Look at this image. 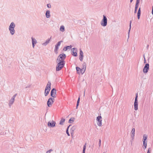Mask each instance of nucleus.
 <instances>
[{"label": "nucleus", "mask_w": 153, "mask_h": 153, "mask_svg": "<svg viewBox=\"0 0 153 153\" xmlns=\"http://www.w3.org/2000/svg\"><path fill=\"white\" fill-rule=\"evenodd\" d=\"M66 57V55L64 53L61 54L58 56L56 59L57 64L56 67V71L61 70L64 67L65 63L64 60Z\"/></svg>", "instance_id": "1"}, {"label": "nucleus", "mask_w": 153, "mask_h": 153, "mask_svg": "<svg viewBox=\"0 0 153 153\" xmlns=\"http://www.w3.org/2000/svg\"><path fill=\"white\" fill-rule=\"evenodd\" d=\"M15 26V24L13 22H11L9 26V29L10 32V34L12 35H14L15 33L14 28Z\"/></svg>", "instance_id": "2"}, {"label": "nucleus", "mask_w": 153, "mask_h": 153, "mask_svg": "<svg viewBox=\"0 0 153 153\" xmlns=\"http://www.w3.org/2000/svg\"><path fill=\"white\" fill-rule=\"evenodd\" d=\"M107 24V19L106 16L104 15H103V18L101 22V25L103 27L106 26Z\"/></svg>", "instance_id": "3"}, {"label": "nucleus", "mask_w": 153, "mask_h": 153, "mask_svg": "<svg viewBox=\"0 0 153 153\" xmlns=\"http://www.w3.org/2000/svg\"><path fill=\"white\" fill-rule=\"evenodd\" d=\"M54 100L55 99L53 98L52 97L49 98L47 102L48 106L49 107H51L52 104L54 102Z\"/></svg>", "instance_id": "4"}, {"label": "nucleus", "mask_w": 153, "mask_h": 153, "mask_svg": "<svg viewBox=\"0 0 153 153\" xmlns=\"http://www.w3.org/2000/svg\"><path fill=\"white\" fill-rule=\"evenodd\" d=\"M63 41L62 40L58 42L55 45V48L54 49L55 53L56 54H57L58 53V50L59 49V47L61 45L62 42H63Z\"/></svg>", "instance_id": "5"}, {"label": "nucleus", "mask_w": 153, "mask_h": 153, "mask_svg": "<svg viewBox=\"0 0 153 153\" xmlns=\"http://www.w3.org/2000/svg\"><path fill=\"white\" fill-rule=\"evenodd\" d=\"M149 64L146 63L143 68V71L145 74L147 73L149 69Z\"/></svg>", "instance_id": "6"}, {"label": "nucleus", "mask_w": 153, "mask_h": 153, "mask_svg": "<svg viewBox=\"0 0 153 153\" xmlns=\"http://www.w3.org/2000/svg\"><path fill=\"white\" fill-rule=\"evenodd\" d=\"M102 117L101 116H99L97 117V124L99 126H102Z\"/></svg>", "instance_id": "7"}, {"label": "nucleus", "mask_w": 153, "mask_h": 153, "mask_svg": "<svg viewBox=\"0 0 153 153\" xmlns=\"http://www.w3.org/2000/svg\"><path fill=\"white\" fill-rule=\"evenodd\" d=\"M56 123L55 121L52 120L51 122L49 121L48 123V126L50 128H53L56 126Z\"/></svg>", "instance_id": "8"}, {"label": "nucleus", "mask_w": 153, "mask_h": 153, "mask_svg": "<svg viewBox=\"0 0 153 153\" xmlns=\"http://www.w3.org/2000/svg\"><path fill=\"white\" fill-rule=\"evenodd\" d=\"M71 54L74 56H77V49L76 48H73L71 50Z\"/></svg>", "instance_id": "9"}, {"label": "nucleus", "mask_w": 153, "mask_h": 153, "mask_svg": "<svg viewBox=\"0 0 153 153\" xmlns=\"http://www.w3.org/2000/svg\"><path fill=\"white\" fill-rule=\"evenodd\" d=\"M56 93V90L55 88H53L51 91V96L53 97V98H54L56 97V96L55 94Z\"/></svg>", "instance_id": "10"}, {"label": "nucleus", "mask_w": 153, "mask_h": 153, "mask_svg": "<svg viewBox=\"0 0 153 153\" xmlns=\"http://www.w3.org/2000/svg\"><path fill=\"white\" fill-rule=\"evenodd\" d=\"M76 72L78 74H83L84 73L85 71H84V70L80 68L79 67H76Z\"/></svg>", "instance_id": "11"}, {"label": "nucleus", "mask_w": 153, "mask_h": 153, "mask_svg": "<svg viewBox=\"0 0 153 153\" xmlns=\"http://www.w3.org/2000/svg\"><path fill=\"white\" fill-rule=\"evenodd\" d=\"M79 59L81 61H82L83 59V58L84 57L83 55V52L82 51L81 48L79 49Z\"/></svg>", "instance_id": "12"}, {"label": "nucleus", "mask_w": 153, "mask_h": 153, "mask_svg": "<svg viewBox=\"0 0 153 153\" xmlns=\"http://www.w3.org/2000/svg\"><path fill=\"white\" fill-rule=\"evenodd\" d=\"M51 83L49 81L46 86V87H45V90H50L51 89Z\"/></svg>", "instance_id": "13"}, {"label": "nucleus", "mask_w": 153, "mask_h": 153, "mask_svg": "<svg viewBox=\"0 0 153 153\" xmlns=\"http://www.w3.org/2000/svg\"><path fill=\"white\" fill-rule=\"evenodd\" d=\"M135 131V128H133L131 132V136L132 140H133L134 138Z\"/></svg>", "instance_id": "14"}, {"label": "nucleus", "mask_w": 153, "mask_h": 153, "mask_svg": "<svg viewBox=\"0 0 153 153\" xmlns=\"http://www.w3.org/2000/svg\"><path fill=\"white\" fill-rule=\"evenodd\" d=\"M32 41V44L33 47L34 48L35 46V45L37 43V41L34 38L32 37L31 38Z\"/></svg>", "instance_id": "15"}, {"label": "nucleus", "mask_w": 153, "mask_h": 153, "mask_svg": "<svg viewBox=\"0 0 153 153\" xmlns=\"http://www.w3.org/2000/svg\"><path fill=\"white\" fill-rule=\"evenodd\" d=\"M134 108L135 111H137L138 109V101H134Z\"/></svg>", "instance_id": "16"}, {"label": "nucleus", "mask_w": 153, "mask_h": 153, "mask_svg": "<svg viewBox=\"0 0 153 153\" xmlns=\"http://www.w3.org/2000/svg\"><path fill=\"white\" fill-rule=\"evenodd\" d=\"M141 8L140 7L138 9L137 13V17L138 19H139L141 15Z\"/></svg>", "instance_id": "17"}, {"label": "nucleus", "mask_w": 153, "mask_h": 153, "mask_svg": "<svg viewBox=\"0 0 153 153\" xmlns=\"http://www.w3.org/2000/svg\"><path fill=\"white\" fill-rule=\"evenodd\" d=\"M76 126H74L71 128V135H72V134H73L74 131L76 129Z\"/></svg>", "instance_id": "18"}, {"label": "nucleus", "mask_w": 153, "mask_h": 153, "mask_svg": "<svg viewBox=\"0 0 153 153\" xmlns=\"http://www.w3.org/2000/svg\"><path fill=\"white\" fill-rule=\"evenodd\" d=\"M15 99L13 98H11V99L9 100V105L10 107L13 103Z\"/></svg>", "instance_id": "19"}, {"label": "nucleus", "mask_w": 153, "mask_h": 153, "mask_svg": "<svg viewBox=\"0 0 153 153\" xmlns=\"http://www.w3.org/2000/svg\"><path fill=\"white\" fill-rule=\"evenodd\" d=\"M45 16L47 18H49L50 17V12L49 10H47L46 11L45 13Z\"/></svg>", "instance_id": "20"}, {"label": "nucleus", "mask_w": 153, "mask_h": 153, "mask_svg": "<svg viewBox=\"0 0 153 153\" xmlns=\"http://www.w3.org/2000/svg\"><path fill=\"white\" fill-rule=\"evenodd\" d=\"M51 39V37L50 39H47L46 42L43 43L42 45H43L46 46L49 43Z\"/></svg>", "instance_id": "21"}, {"label": "nucleus", "mask_w": 153, "mask_h": 153, "mask_svg": "<svg viewBox=\"0 0 153 153\" xmlns=\"http://www.w3.org/2000/svg\"><path fill=\"white\" fill-rule=\"evenodd\" d=\"M74 120H75V118H71L68 121V123H73L74 122Z\"/></svg>", "instance_id": "22"}, {"label": "nucleus", "mask_w": 153, "mask_h": 153, "mask_svg": "<svg viewBox=\"0 0 153 153\" xmlns=\"http://www.w3.org/2000/svg\"><path fill=\"white\" fill-rule=\"evenodd\" d=\"M65 121V119L62 118L60 121L59 124L60 125H63V123H64Z\"/></svg>", "instance_id": "23"}, {"label": "nucleus", "mask_w": 153, "mask_h": 153, "mask_svg": "<svg viewBox=\"0 0 153 153\" xmlns=\"http://www.w3.org/2000/svg\"><path fill=\"white\" fill-rule=\"evenodd\" d=\"M131 20L130 21V23H129V29L128 30V37H129V33H130V30H131Z\"/></svg>", "instance_id": "24"}, {"label": "nucleus", "mask_w": 153, "mask_h": 153, "mask_svg": "<svg viewBox=\"0 0 153 153\" xmlns=\"http://www.w3.org/2000/svg\"><path fill=\"white\" fill-rule=\"evenodd\" d=\"M60 30L62 32H64L65 31V27L63 25H61L60 28Z\"/></svg>", "instance_id": "25"}, {"label": "nucleus", "mask_w": 153, "mask_h": 153, "mask_svg": "<svg viewBox=\"0 0 153 153\" xmlns=\"http://www.w3.org/2000/svg\"><path fill=\"white\" fill-rule=\"evenodd\" d=\"M50 90H45L44 94L45 96H48V95L49 93Z\"/></svg>", "instance_id": "26"}, {"label": "nucleus", "mask_w": 153, "mask_h": 153, "mask_svg": "<svg viewBox=\"0 0 153 153\" xmlns=\"http://www.w3.org/2000/svg\"><path fill=\"white\" fill-rule=\"evenodd\" d=\"M147 135L146 134H144L143 135V141H146V140H147Z\"/></svg>", "instance_id": "27"}, {"label": "nucleus", "mask_w": 153, "mask_h": 153, "mask_svg": "<svg viewBox=\"0 0 153 153\" xmlns=\"http://www.w3.org/2000/svg\"><path fill=\"white\" fill-rule=\"evenodd\" d=\"M83 67L82 69L84 70V71H85L86 68V63L84 62L82 65Z\"/></svg>", "instance_id": "28"}, {"label": "nucleus", "mask_w": 153, "mask_h": 153, "mask_svg": "<svg viewBox=\"0 0 153 153\" xmlns=\"http://www.w3.org/2000/svg\"><path fill=\"white\" fill-rule=\"evenodd\" d=\"M86 143H85L83 146L82 153H85V151L86 149Z\"/></svg>", "instance_id": "29"}, {"label": "nucleus", "mask_w": 153, "mask_h": 153, "mask_svg": "<svg viewBox=\"0 0 153 153\" xmlns=\"http://www.w3.org/2000/svg\"><path fill=\"white\" fill-rule=\"evenodd\" d=\"M80 100V97H79L78 98V99L77 100V102L76 106V108H77L78 107L79 105Z\"/></svg>", "instance_id": "30"}, {"label": "nucleus", "mask_w": 153, "mask_h": 153, "mask_svg": "<svg viewBox=\"0 0 153 153\" xmlns=\"http://www.w3.org/2000/svg\"><path fill=\"white\" fill-rule=\"evenodd\" d=\"M72 48L71 45H70V46H66L65 47V51H66L68 49H71Z\"/></svg>", "instance_id": "31"}, {"label": "nucleus", "mask_w": 153, "mask_h": 153, "mask_svg": "<svg viewBox=\"0 0 153 153\" xmlns=\"http://www.w3.org/2000/svg\"><path fill=\"white\" fill-rule=\"evenodd\" d=\"M143 146H144L145 149H146L147 146V142H146V141H143Z\"/></svg>", "instance_id": "32"}, {"label": "nucleus", "mask_w": 153, "mask_h": 153, "mask_svg": "<svg viewBox=\"0 0 153 153\" xmlns=\"http://www.w3.org/2000/svg\"><path fill=\"white\" fill-rule=\"evenodd\" d=\"M137 98H138V94L137 93L136 94V96H135V97L134 101H138Z\"/></svg>", "instance_id": "33"}, {"label": "nucleus", "mask_w": 153, "mask_h": 153, "mask_svg": "<svg viewBox=\"0 0 153 153\" xmlns=\"http://www.w3.org/2000/svg\"><path fill=\"white\" fill-rule=\"evenodd\" d=\"M139 4H135V9L137 10V8L138 7Z\"/></svg>", "instance_id": "34"}, {"label": "nucleus", "mask_w": 153, "mask_h": 153, "mask_svg": "<svg viewBox=\"0 0 153 153\" xmlns=\"http://www.w3.org/2000/svg\"><path fill=\"white\" fill-rule=\"evenodd\" d=\"M66 133L67 134V135L68 136H70V134L68 132V129H66Z\"/></svg>", "instance_id": "35"}, {"label": "nucleus", "mask_w": 153, "mask_h": 153, "mask_svg": "<svg viewBox=\"0 0 153 153\" xmlns=\"http://www.w3.org/2000/svg\"><path fill=\"white\" fill-rule=\"evenodd\" d=\"M151 151V149L150 148H149L148 149L147 152V153H150Z\"/></svg>", "instance_id": "36"}, {"label": "nucleus", "mask_w": 153, "mask_h": 153, "mask_svg": "<svg viewBox=\"0 0 153 153\" xmlns=\"http://www.w3.org/2000/svg\"><path fill=\"white\" fill-rule=\"evenodd\" d=\"M53 151V150L52 149H50L48 150L46 152V153H50V152Z\"/></svg>", "instance_id": "37"}, {"label": "nucleus", "mask_w": 153, "mask_h": 153, "mask_svg": "<svg viewBox=\"0 0 153 153\" xmlns=\"http://www.w3.org/2000/svg\"><path fill=\"white\" fill-rule=\"evenodd\" d=\"M47 6L48 8H51V5L50 4H48Z\"/></svg>", "instance_id": "38"}, {"label": "nucleus", "mask_w": 153, "mask_h": 153, "mask_svg": "<svg viewBox=\"0 0 153 153\" xmlns=\"http://www.w3.org/2000/svg\"><path fill=\"white\" fill-rule=\"evenodd\" d=\"M140 0H136V4H139Z\"/></svg>", "instance_id": "39"}, {"label": "nucleus", "mask_w": 153, "mask_h": 153, "mask_svg": "<svg viewBox=\"0 0 153 153\" xmlns=\"http://www.w3.org/2000/svg\"><path fill=\"white\" fill-rule=\"evenodd\" d=\"M17 94H15L12 97V98H13V99H15V97H16V96Z\"/></svg>", "instance_id": "40"}, {"label": "nucleus", "mask_w": 153, "mask_h": 153, "mask_svg": "<svg viewBox=\"0 0 153 153\" xmlns=\"http://www.w3.org/2000/svg\"><path fill=\"white\" fill-rule=\"evenodd\" d=\"M101 140H100V139H99V146H100V145H101Z\"/></svg>", "instance_id": "41"}, {"label": "nucleus", "mask_w": 153, "mask_h": 153, "mask_svg": "<svg viewBox=\"0 0 153 153\" xmlns=\"http://www.w3.org/2000/svg\"><path fill=\"white\" fill-rule=\"evenodd\" d=\"M137 10L134 9V13H136L137 12Z\"/></svg>", "instance_id": "42"}, {"label": "nucleus", "mask_w": 153, "mask_h": 153, "mask_svg": "<svg viewBox=\"0 0 153 153\" xmlns=\"http://www.w3.org/2000/svg\"><path fill=\"white\" fill-rule=\"evenodd\" d=\"M152 14L153 15V6H152Z\"/></svg>", "instance_id": "43"}, {"label": "nucleus", "mask_w": 153, "mask_h": 153, "mask_svg": "<svg viewBox=\"0 0 153 153\" xmlns=\"http://www.w3.org/2000/svg\"><path fill=\"white\" fill-rule=\"evenodd\" d=\"M30 85H29V86H27L25 87V88H30Z\"/></svg>", "instance_id": "44"}, {"label": "nucleus", "mask_w": 153, "mask_h": 153, "mask_svg": "<svg viewBox=\"0 0 153 153\" xmlns=\"http://www.w3.org/2000/svg\"><path fill=\"white\" fill-rule=\"evenodd\" d=\"M149 47V45H148L146 46V48L147 49H148Z\"/></svg>", "instance_id": "45"}, {"label": "nucleus", "mask_w": 153, "mask_h": 153, "mask_svg": "<svg viewBox=\"0 0 153 153\" xmlns=\"http://www.w3.org/2000/svg\"><path fill=\"white\" fill-rule=\"evenodd\" d=\"M144 63H146V59H144Z\"/></svg>", "instance_id": "46"}, {"label": "nucleus", "mask_w": 153, "mask_h": 153, "mask_svg": "<svg viewBox=\"0 0 153 153\" xmlns=\"http://www.w3.org/2000/svg\"><path fill=\"white\" fill-rule=\"evenodd\" d=\"M69 127H70L69 126H68L66 129H68H68H69Z\"/></svg>", "instance_id": "47"}, {"label": "nucleus", "mask_w": 153, "mask_h": 153, "mask_svg": "<svg viewBox=\"0 0 153 153\" xmlns=\"http://www.w3.org/2000/svg\"><path fill=\"white\" fill-rule=\"evenodd\" d=\"M143 57L144 59H145V58L144 54L143 55Z\"/></svg>", "instance_id": "48"}, {"label": "nucleus", "mask_w": 153, "mask_h": 153, "mask_svg": "<svg viewBox=\"0 0 153 153\" xmlns=\"http://www.w3.org/2000/svg\"><path fill=\"white\" fill-rule=\"evenodd\" d=\"M133 0H130V3H131V2H132V1Z\"/></svg>", "instance_id": "49"}, {"label": "nucleus", "mask_w": 153, "mask_h": 153, "mask_svg": "<svg viewBox=\"0 0 153 153\" xmlns=\"http://www.w3.org/2000/svg\"><path fill=\"white\" fill-rule=\"evenodd\" d=\"M65 48H63V50L64 51H65Z\"/></svg>", "instance_id": "50"}, {"label": "nucleus", "mask_w": 153, "mask_h": 153, "mask_svg": "<svg viewBox=\"0 0 153 153\" xmlns=\"http://www.w3.org/2000/svg\"><path fill=\"white\" fill-rule=\"evenodd\" d=\"M71 126V125H70L69 126V127H70V126Z\"/></svg>", "instance_id": "51"}, {"label": "nucleus", "mask_w": 153, "mask_h": 153, "mask_svg": "<svg viewBox=\"0 0 153 153\" xmlns=\"http://www.w3.org/2000/svg\"><path fill=\"white\" fill-rule=\"evenodd\" d=\"M134 49H135V48H134H134H133V49H134Z\"/></svg>", "instance_id": "52"}, {"label": "nucleus", "mask_w": 153, "mask_h": 153, "mask_svg": "<svg viewBox=\"0 0 153 153\" xmlns=\"http://www.w3.org/2000/svg\"><path fill=\"white\" fill-rule=\"evenodd\" d=\"M134 49H135V48H134H134H133V49H134Z\"/></svg>", "instance_id": "53"}, {"label": "nucleus", "mask_w": 153, "mask_h": 153, "mask_svg": "<svg viewBox=\"0 0 153 153\" xmlns=\"http://www.w3.org/2000/svg\"><path fill=\"white\" fill-rule=\"evenodd\" d=\"M103 153H105V152H103Z\"/></svg>", "instance_id": "54"}]
</instances>
